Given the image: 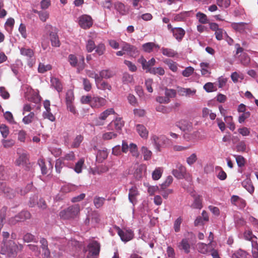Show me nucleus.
<instances>
[{"label":"nucleus","instance_id":"obj_54","mask_svg":"<svg viewBox=\"0 0 258 258\" xmlns=\"http://www.w3.org/2000/svg\"><path fill=\"white\" fill-rule=\"evenodd\" d=\"M105 199L102 197H96L94 199V204L96 208H99L101 207L104 204Z\"/></svg>","mask_w":258,"mask_h":258},{"label":"nucleus","instance_id":"obj_58","mask_svg":"<svg viewBox=\"0 0 258 258\" xmlns=\"http://www.w3.org/2000/svg\"><path fill=\"white\" fill-rule=\"evenodd\" d=\"M84 163V160L83 159H80L76 164L74 170L77 173H80L82 172V169L83 165Z\"/></svg>","mask_w":258,"mask_h":258},{"label":"nucleus","instance_id":"obj_55","mask_svg":"<svg viewBox=\"0 0 258 258\" xmlns=\"http://www.w3.org/2000/svg\"><path fill=\"white\" fill-rule=\"evenodd\" d=\"M252 254L254 258H258V244L255 241H252Z\"/></svg>","mask_w":258,"mask_h":258},{"label":"nucleus","instance_id":"obj_39","mask_svg":"<svg viewBox=\"0 0 258 258\" xmlns=\"http://www.w3.org/2000/svg\"><path fill=\"white\" fill-rule=\"evenodd\" d=\"M51 68V66L49 64H45L43 63H40L38 66V71L39 73L43 74L50 70Z\"/></svg>","mask_w":258,"mask_h":258},{"label":"nucleus","instance_id":"obj_7","mask_svg":"<svg viewBox=\"0 0 258 258\" xmlns=\"http://www.w3.org/2000/svg\"><path fill=\"white\" fill-rule=\"evenodd\" d=\"M121 151L125 153L129 151L131 155L136 158L138 157L139 156V152L137 146L134 143H131L128 145L126 142L123 141L121 146Z\"/></svg>","mask_w":258,"mask_h":258},{"label":"nucleus","instance_id":"obj_52","mask_svg":"<svg viewBox=\"0 0 258 258\" xmlns=\"http://www.w3.org/2000/svg\"><path fill=\"white\" fill-rule=\"evenodd\" d=\"M198 160L197 155L196 153L191 154L186 158V163L189 166L192 165Z\"/></svg>","mask_w":258,"mask_h":258},{"label":"nucleus","instance_id":"obj_59","mask_svg":"<svg viewBox=\"0 0 258 258\" xmlns=\"http://www.w3.org/2000/svg\"><path fill=\"white\" fill-rule=\"evenodd\" d=\"M196 17L199 21L202 24H206L208 22L207 16L204 13L198 12L196 15Z\"/></svg>","mask_w":258,"mask_h":258},{"label":"nucleus","instance_id":"obj_53","mask_svg":"<svg viewBox=\"0 0 258 258\" xmlns=\"http://www.w3.org/2000/svg\"><path fill=\"white\" fill-rule=\"evenodd\" d=\"M74 95L73 91L71 90L68 91L66 93V102L67 103H74Z\"/></svg>","mask_w":258,"mask_h":258},{"label":"nucleus","instance_id":"obj_61","mask_svg":"<svg viewBox=\"0 0 258 258\" xmlns=\"http://www.w3.org/2000/svg\"><path fill=\"white\" fill-rule=\"evenodd\" d=\"M224 120L229 124V128L230 130L233 131L235 130V125L234 122L232 121V117L231 116H225Z\"/></svg>","mask_w":258,"mask_h":258},{"label":"nucleus","instance_id":"obj_35","mask_svg":"<svg viewBox=\"0 0 258 258\" xmlns=\"http://www.w3.org/2000/svg\"><path fill=\"white\" fill-rule=\"evenodd\" d=\"M162 53L164 55L168 57H173L177 54V52L173 49L167 48H162Z\"/></svg>","mask_w":258,"mask_h":258},{"label":"nucleus","instance_id":"obj_57","mask_svg":"<svg viewBox=\"0 0 258 258\" xmlns=\"http://www.w3.org/2000/svg\"><path fill=\"white\" fill-rule=\"evenodd\" d=\"M7 211V208L6 207H3L1 210V214H0V231H1L4 222L5 220V216L6 213Z\"/></svg>","mask_w":258,"mask_h":258},{"label":"nucleus","instance_id":"obj_1","mask_svg":"<svg viewBox=\"0 0 258 258\" xmlns=\"http://www.w3.org/2000/svg\"><path fill=\"white\" fill-rule=\"evenodd\" d=\"M123 125L124 122L122 119L120 117H116L108 124L107 126L108 132L102 135V139L104 140H109L116 138Z\"/></svg>","mask_w":258,"mask_h":258},{"label":"nucleus","instance_id":"obj_37","mask_svg":"<svg viewBox=\"0 0 258 258\" xmlns=\"http://www.w3.org/2000/svg\"><path fill=\"white\" fill-rule=\"evenodd\" d=\"M27 155L26 153H22L20 154L18 159L16 160V164L18 166L24 165L27 161Z\"/></svg>","mask_w":258,"mask_h":258},{"label":"nucleus","instance_id":"obj_26","mask_svg":"<svg viewBox=\"0 0 258 258\" xmlns=\"http://www.w3.org/2000/svg\"><path fill=\"white\" fill-rule=\"evenodd\" d=\"M139 194V191L136 187H132L129 190L128 199L131 203L134 204L136 203V197Z\"/></svg>","mask_w":258,"mask_h":258},{"label":"nucleus","instance_id":"obj_13","mask_svg":"<svg viewBox=\"0 0 258 258\" xmlns=\"http://www.w3.org/2000/svg\"><path fill=\"white\" fill-rule=\"evenodd\" d=\"M79 24L81 27L83 29L89 28L92 25V19L89 15H82L79 18Z\"/></svg>","mask_w":258,"mask_h":258},{"label":"nucleus","instance_id":"obj_21","mask_svg":"<svg viewBox=\"0 0 258 258\" xmlns=\"http://www.w3.org/2000/svg\"><path fill=\"white\" fill-rule=\"evenodd\" d=\"M4 193L6 197L11 199L14 196L15 191L13 189L7 187L4 183L0 184V193Z\"/></svg>","mask_w":258,"mask_h":258},{"label":"nucleus","instance_id":"obj_36","mask_svg":"<svg viewBox=\"0 0 258 258\" xmlns=\"http://www.w3.org/2000/svg\"><path fill=\"white\" fill-rule=\"evenodd\" d=\"M189 12L185 11L177 14L174 17V20L177 22L183 21L186 18L189 16Z\"/></svg>","mask_w":258,"mask_h":258},{"label":"nucleus","instance_id":"obj_29","mask_svg":"<svg viewBox=\"0 0 258 258\" xmlns=\"http://www.w3.org/2000/svg\"><path fill=\"white\" fill-rule=\"evenodd\" d=\"M241 184L242 186L249 193H252L254 191V186L249 178L244 179Z\"/></svg>","mask_w":258,"mask_h":258},{"label":"nucleus","instance_id":"obj_47","mask_svg":"<svg viewBox=\"0 0 258 258\" xmlns=\"http://www.w3.org/2000/svg\"><path fill=\"white\" fill-rule=\"evenodd\" d=\"M35 117V114L33 112H31L27 115L25 116L23 118V122L26 124H28L32 122L33 120Z\"/></svg>","mask_w":258,"mask_h":258},{"label":"nucleus","instance_id":"obj_28","mask_svg":"<svg viewBox=\"0 0 258 258\" xmlns=\"http://www.w3.org/2000/svg\"><path fill=\"white\" fill-rule=\"evenodd\" d=\"M194 202L191 207L194 209H201L202 208V203L201 197L198 195H193Z\"/></svg>","mask_w":258,"mask_h":258},{"label":"nucleus","instance_id":"obj_20","mask_svg":"<svg viewBox=\"0 0 258 258\" xmlns=\"http://www.w3.org/2000/svg\"><path fill=\"white\" fill-rule=\"evenodd\" d=\"M136 130L142 138L147 139L149 132L145 126L143 124H138L136 125Z\"/></svg>","mask_w":258,"mask_h":258},{"label":"nucleus","instance_id":"obj_16","mask_svg":"<svg viewBox=\"0 0 258 258\" xmlns=\"http://www.w3.org/2000/svg\"><path fill=\"white\" fill-rule=\"evenodd\" d=\"M121 49L132 56H135L138 54V51L135 46L126 42H123Z\"/></svg>","mask_w":258,"mask_h":258},{"label":"nucleus","instance_id":"obj_64","mask_svg":"<svg viewBox=\"0 0 258 258\" xmlns=\"http://www.w3.org/2000/svg\"><path fill=\"white\" fill-rule=\"evenodd\" d=\"M0 132L4 138H7L9 134V128L5 124H2L0 126Z\"/></svg>","mask_w":258,"mask_h":258},{"label":"nucleus","instance_id":"obj_31","mask_svg":"<svg viewBox=\"0 0 258 258\" xmlns=\"http://www.w3.org/2000/svg\"><path fill=\"white\" fill-rule=\"evenodd\" d=\"M231 78L234 83H236L243 80L244 76L241 73H238L236 72H234L231 74Z\"/></svg>","mask_w":258,"mask_h":258},{"label":"nucleus","instance_id":"obj_42","mask_svg":"<svg viewBox=\"0 0 258 258\" xmlns=\"http://www.w3.org/2000/svg\"><path fill=\"white\" fill-rule=\"evenodd\" d=\"M142 153L143 154L144 159L145 160H149L151 159L152 152L150 150L145 146H143L141 148Z\"/></svg>","mask_w":258,"mask_h":258},{"label":"nucleus","instance_id":"obj_18","mask_svg":"<svg viewBox=\"0 0 258 258\" xmlns=\"http://www.w3.org/2000/svg\"><path fill=\"white\" fill-rule=\"evenodd\" d=\"M231 27L240 33H247V31L249 30L248 24L243 22L233 23L231 24Z\"/></svg>","mask_w":258,"mask_h":258},{"label":"nucleus","instance_id":"obj_51","mask_svg":"<svg viewBox=\"0 0 258 258\" xmlns=\"http://www.w3.org/2000/svg\"><path fill=\"white\" fill-rule=\"evenodd\" d=\"M34 12L38 14L40 19L43 22L46 21L48 18L49 13L47 12L38 11L37 10H34Z\"/></svg>","mask_w":258,"mask_h":258},{"label":"nucleus","instance_id":"obj_49","mask_svg":"<svg viewBox=\"0 0 258 258\" xmlns=\"http://www.w3.org/2000/svg\"><path fill=\"white\" fill-rule=\"evenodd\" d=\"M117 10L122 15H125L127 14V11L125 8V5L121 3H118L116 5Z\"/></svg>","mask_w":258,"mask_h":258},{"label":"nucleus","instance_id":"obj_8","mask_svg":"<svg viewBox=\"0 0 258 258\" xmlns=\"http://www.w3.org/2000/svg\"><path fill=\"white\" fill-rule=\"evenodd\" d=\"M118 235L120 237L121 240L126 242L132 240L134 236V232L130 229H121L118 227H116Z\"/></svg>","mask_w":258,"mask_h":258},{"label":"nucleus","instance_id":"obj_6","mask_svg":"<svg viewBox=\"0 0 258 258\" xmlns=\"http://www.w3.org/2000/svg\"><path fill=\"white\" fill-rule=\"evenodd\" d=\"M114 114H115V111L113 108L107 109L101 112L98 117L93 120V123L96 125H102L104 124L107 117Z\"/></svg>","mask_w":258,"mask_h":258},{"label":"nucleus","instance_id":"obj_17","mask_svg":"<svg viewBox=\"0 0 258 258\" xmlns=\"http://www.w3.org/2000/svg\"><path fill=\"white\" fill-rule=\"evenodd\" d=\"M197 92L195 89L182 88L180 87L178 89V93L179 95L185 96L186 97H193Z\"/></svg>","mask_w":258,"mask_h":258},{"label":"nucleus","instance_id":"obj_62","mask_svg":"<svg viewBox=\"0 0 258 258\" xmlns=\"http://www.w3.org/2000/svg\"><path fill=\"white\" fill-rule=\"evenodd\" d=\"M134 81L133 76L128 73H124L122 77V81L125 84H128L133 82Z\"/></svg>","mask_w":258,"mask_h":258},{"label":"nucleus","instance_id":"obj_25","mask_svg":"<svg viewBox=\"0 0 258 258\" xmlns=\"http://www.w3.org/2000/svg\"><path fill=\"white\" fill-rule=\"evenodd\" d=\"M142 48L145 52L150 53L153 51L154 48L159 49L160 47L158 44L153 42H147L143 44Z\"/></svg>","mask_w":258,"mask_h":258},{"label":"nucleus","instance_id":"obj_23","mask_svg":"<svg viewBox=\"0 0 258 258\" xmlns=\"http://www.w3.org/2000/svg\"><path fill=\"white\" fill-rule=\"evenodd\" d=\"M201 72L203 76L208 77L211 74V67L208 62H201L200 63Z\"/></svg>","mask_w":258,"mask_h":258},{"label":"nucleus","instance_id":"obj_5","mask_svg":"<svg viewBox=\"0 0 258 258\" xmlns=\"http://www.w3.org/2000/svg\"><path fill=\"white\" fill-rule=\"evenodd\" d=\"M197 249L201 253L206 254L211 253L212 256H217V251L215 249L214 244L199 242L197 244Z\"/></svg>","mask_w":258,"mask_h":258},{"label":"nucleus","instance_id":"obj_46","mask_svg":"<svg viewBox=\"0 0 258 258\" xmlns=\"http://www.w3.org/2000/svg\"><path fill=\"white\" fill-rule=\"evenodd\" d=\"M86 74L90 78L95 79L96 83H97L98 81L100 80V77L99 75L96 74L95 72L92 70H85Z\"/></svg>","mask_w":258,"mask_h":258},{"label":"nucleus","instance_id":"obj_43","mask_svg":"<svg viewBox=\"0 0 258 258\" xmlns=\"http://www.w3.org/2000/svg\"><path fill=\"white\" fill-rule=\"evenodd\" d=\"M149 73L160 76H163L165 74V71L161 67L153 68L151 70H149Z\"/></svg>","mask_w":258,"mask_h":258},{"label":"nucleus","instance_id":"obj_33","mask_svg":"<svg viewBox=\"0 0 258 258\" xmlns=\"http://www.w3.org/2000/svg\"><path fill=\"white\" fill-rule=\"evenodd\" d=\"M164 62L168 66L169 69L173 72H176L178 70V64L176 62L170 59H166Z\"/></svg>","mask_w":258,"mask_h":258},{"label":"nucleus","instance_id":"obj_32","mask_svg":"<svg viewBox=\"0 0 258 258\" xmlns=\"http://www.w3.org/2000/svg\"><path fill=\"white\" fill-rule=\"evenodd\" d=\"M247 253L246 251L239 249L235 251L232 255V258H246Z\"/></svg>","mask_w":258,"mask_h":258},{"label":"nucleus","instance_id":"obj_38","mask_svg":"<svg viewBox=\"0 0 258 258\" xmlns=\"http://www.w3.org/2000/svg\"><path fill=\"white\" fill-rule=\"evenodd\" d=\"M163 172L161 167L156 168L152 172V176L153 180H157L160 178Z\"/></svg>","mask_w":258,"mask_h":258},{"label":"nucleus","instance_id":"obj_27","mask_svg":"<svg viewBox=\"0 0 258 258\" xmlns=\"http://www.w3.org/2000/svg\"><path fill=\"white\" fill-rule=\"evenodd\" d=\"M166 139L164 136H157L156 135H152L151 137L152 142L155 145L157 149H159L161 146V141H164Z\"/></svg>","mask_w":258,"mask_h":258},{"label":"nucleus","instance_id":"obj_9","mask_svg":"<svg viewBox=\"0 0 258 258\" xmlns=\"http://www.w3.org/2000/svg\"><path fill=\"white\" fill-rule=\"evenodd\" d=\"M100 250L99 244L96 241L91 242L88 245L87 258H96Z\"/></svg>","mask_w":258,"mask_h":258},{"label":"nucleus","instance_id":"obj_4","mask_svg":"<svg viewBox=\"0 0 258 258\" xmlns=\"http://www.w3.org/2000/svg\"><path fill=\"white\" fill-rule=\"evenodd\" d=\"M84 57L82 55L79 56V58L73 54H71L68 56V61L70 65L73 67L77 68V72L80 73L85 68Z\"/></svg>","mask_w":258,"mask_h":258},{"label":"nucleus","instance_id":"obj_60","mask_svg":"<svg viewBox=\"0 0 258 258\" xmlns=\"http://www.w3.org/2000/svg\"><path fill=\"white\" fill-rule=\"evenodd\" d=\"M63 160L67 162L69 161H74L75 159V156L73 152H70L69 153L66 154L64 157L61 158Z\"/></svg>","mask_w":258,"mask_h":258},{"label":"nucleus","instance_id":"obj_24","mask_svg":"<svg viewBox=\"0 0 258 258\" xmlns=\"http://www.w3.org/2000/svg\"><path fill=\"white\" fill-rule=\"evenodd\" d=\"M51 87L54 88L58 92L62 91V87L61 82L59 80L54 77H52L50 79Z\"/></svg>","mask_w":258,"mask_h":258},{"label":"nucleus","instance_id":"obj_10","mask_svg":"<svg viewBox=\"0 0 258 258\" xmlns=\"http://www.w3.org/2000/svg\"><path fill=\"white\" fill-rule=\"evenodd\" d=\"M172 173L178 179L186 178L187 175L186 168L180 164L177 165L176 169H173Z\"/></svg>","mask_w":258,"mask_h":258},{"label":"nucleus","instance_id":"obj_3","mask_svg":"<svg viewBox=\"0 0 258 258\" xmlns=\"http://www.w3.org/2000/svg\"><path fill=\"white\" fill-rule=\"evenodd\" d=\"M23 245L19 244L17 245L14 242L10 241L8 243H4L2 247L1 252L3 254L7 255L9 257L14 256L18 251L21 250Z\"/></svg>","mask_w":258,"mask_h":258},{"label":"nucleus","instance_id":"obj_2","mask_svg":"<svg viewBox=\"0 0 258 258\" xmlns=\"http://www.w3.org/2000/svg\"><path fill=\"white\" fill-rule=\"evenodd\" d=\"M80 207L78 204H75L62 210L59 213V216L63 220H70L76 218L79 214Z\"/></svg>","mask_w":258,"mask_h":258},{"label":"nucleus","instance_id":"obj_50","mask_svg":"<svg viewBox=\"0 0 258 258\" xmlns=\"http://www.w3.org/2000/svg\"><path fill=\"white\" fill-rule=\"evenodd\" d=\"M113 73L107 70H102L101 71L100 73L99 77H100V79L105 78V79H108L112 77Z\"/></svg>","mask_w":258,"mask_h":258},{"label":"nucleus","instance_id":"obj_40","mask_svg":"<svg viewBox=\"0 0 258 258\" xmlns=\"http://www.w3.org/2000/svg\"><path fill=\"white\" fill-rule=\"evenodd\" d=\"M50 37L52 46L59 47L60 46V42L58 40V37L56 34L50 33Z\"/></svg>","mask_w":258,"mask_h":258},{"label":"nucleus","instance_id":"obj_30","mask_svg":"<svg viewBox=\"0 0 258 258\" xmlns=\"http://www.w3.org/2000/svg\"><path fill=\"white\" fill-rule=\"evenodd\" d=\"M64 166H69V164L64 162L63 159L60 158L56 160L55 162V169L57 172L59 173L61 169Z\"/></svg>","mask_w":258,"mask_h":258},{"label":"nucleus","instance_id":"obj_44","mask_svg":"<svg viewBox=\"0 0 258 258\" xmlns=\"http://www.w3.org/2000/svg\"><path fill=\"white\" fill-rule=\"evenodd\" d=\"M108 156V153L106 150H99L96 155L97 159L100 161L106 159Z\"/></svg>","mask_w":258,"mask_h":258},{"label":"nucleus","instance_id":"obj_45","mask_svg":"<svg viewBox=\"0 0 258 258\" xmlns=\"http://www.w3.org/2000/svg\"><path fill=\"white\" fill-rule=\"evenodd\" d=\"M173 182V177L168 176L165 181L160 185L161 189L163 190L168 187Z\"/></svg>","mask_w":258,"mask_h":258},{"label":"nucleus","instance_id":"obj_22","mask_svg":"<svg viewBox=\"0 0 258 258\" xmlns=\"http://www.w3.org/2000/svg\"><path fill=\"white\" fill-rule=\"evenodd\" d=\"M180 249L183 250L185 253H188L190 252V245L189 240L187 238H183L178 244Z\"/></svg>","mask_w":258,"mask_h":258},{"label":"nucleus","instance_id":"obj_63","mask_svg":"<svg viewBox=\"0 0 258 258\" xmlns=\"http://www.w3.org/2000/svg\"><path fill=\"white\" fill-rule=\"evenodd\" d=\"M204 89L207 92H212L216 90L214 84L211 82L207 83L204 86Z\"/></svg>","mask_w":258,"mask_h":258},{"label":"nucleus","instance_id":"obj_56","mask_svg":"<svg viewBox=\"0 0 258 258\" xmlns=\"http://www.w3.org/2000/svg\"><path fill=\"white\" fill-rule=\"evenodd\" d=\"M95 49L96 53L98 55H101L104 53V52L105 50V45L102 43H99L96 46H95Z\"/></svg>","mask_w":258,"mask_h":258},{"label":"nucleus","instance_id":"obj_41","mask_svg":"<svg viewBox=\"0 0 258 258\" xmlns=\"http://www.w3.org/2000/svg\"><path fill=\"white\" fill-rule=\"evenodd\" d=\"M83 137L81 135H78L76 137V138L74 139L72 143L71 144L72 148H78L80 145L81 143L83 141Z\"/></svg>","mask_w":258,"mask_h":258},{"label":"nucleus","instance_id":"obj_19","mask_svg":"<svg viewBox=\"0 0 258 258\" xmlns=\"http://www.w3.org/2000/svg\"><path fill=\"white\" fill-rule=\"evenodd\" d=\"M171 31L173 36L179 42L181 41L185 33L184 30L180 27L172 28Z\"/></svg>","mask_w":258,"mask_h":258},{"label":"nucleus","instance_id":"obj_11","mask_svg":"<svg viewBox=\"0 0 258 258\" xmlns=\"http://www.w3.org/2000/svg\"><path fill=\"white\" fill-rule=\"evenodd\" d=\"M30 217V213L27 211H23L14 217H12L8 220L9 224L10 225H15L18 222L23 221L25 219L29 218Z\"/></svg>","mask_w":258,"mask_h":258},{"label":"nucleus","instance_id":"obj_15","mask_svg":"<svg viewBox=\"0 0 258 258\" xmlns=\"http://www.w3.org/2000/svg\"><path fill=\"white\" fill-rule=\"evenodd\" d=\"M138 61L142 64L143 69L145 70L146 72H149V70L152 69L151 67L154 66L156 63V60L154 58H152L148 61H147L143 56L139 58Z\"/></svg>","mask_w":258,"mask_h":258},{"label":"nucleus","instance_id":"obj_12","mask_svg":"<svg viewBox=\"0 0 258 258\" xmlns=\"http://www.w3.org/2000/svg\"><path fill=\"white\" fill-rule=\"evenodd\" d=\"M106 104V100L104 98L94 95L92 96L90 106L93 108L98 109L105 105Z\"/></svg>","mask_w":258,"mask_h":258},{"label":"nucleus","instance_id":"obj_34","mask_svg":"<svg viewBox=\"0 0 258 258\" xmlns=\"http://www.w3.org/2000/svg\"><path fill=\"white\" fill-rule=\"evenodd\" d=\"M96 84L97 87L99 89L103 90H108L109 91L111 89V86L109 84L104 81H101V79H100L99 81H98L97 83Z\"/></svg>","mask_w":258,"mask_h":258},{"label":"nucleus","instance_id":"obj_14","mask_svg":"<svg viewBox=\"0 0 258 258\" xmlns=\"http://www.w3.org/2000/svg\"><path fill=\"white\" fill-rule=\"evenodd\" d=\"M176 126L183 132H190L192 129V124L186 119H181L176 122Z\"/></svg>","mask_w":258,"mask_h":258},{"label":"nucleus","instance_id":"obj_48","mask_svg":"<svg viewBox=\"0 0 258 258\" xmlns=\"http://www.w3.org/2000/svg\"><path fill=\"white\" fill-rule=\"evenodd\" d=\"M20 53L22 55L30 58L32 57L34 54L33 51L31 49L27 48H21L20 49Z\"/></svg>","mask_w":258,"mask_h":258}]
</instances>
